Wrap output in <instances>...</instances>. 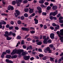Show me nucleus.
<instances>
[{"instance_id":"nucleus-1","label":"nucleus","mask_w":63,"mask_h":63,"mask_svg":"<svg viewBox=\"0 0 63 63\" xmlns=\"http://www.w3.org/2000/svg\"><path fill=\"white\" fill-rule=\"evenodd\" d=\"M60 34H59V36L60 37V39L61 40V42H63V36H63V29L61 30Z\"/></svg>"},{"instance_id":"nucleus-2","label":"nucleus","mask_w":63,"mask_h":63,"mask_svg":"<svg viewBox=\"0 0 63 63\" xmlns=\"http://www.w3.org/2000/svg\"><path fill=\"white\" fill-rule=\"evenodd\" d=\"M22 2V0H16V3L17 4L18 6H19L20 4V2Z\"/></svg>"},{"instance_id":"nucleus-3","label":"nucleus","mask_w":63,"mask_h":63,"mask_svg":"<svg viewBox=\"0 0 63 63\" xmlns=\"http://www.w3.org/2000/svg\"><path fill=\"white\" fill-rule=\"evenodd\" d=\"M43 39H44L43 41V43H44V44H47V38H46V36H43Z\"/></svg>"},{"instance_id":"nucleus-4","label":"nucleus","mask_w":63,"mask_h":63,"mask_svg":"<svg viewBox=\"0 0 63 63\" xmlns=\"http://www.w3.org/2000/svg\"><path fill=\"white\" fill-rule=\"evenodd\" d=\"M24 59L25 60H28L30 58V56H26L24 57Z\"/></svg>"},{"instance_id":"nucleus-5","label":"nucleus","mask_w":63,"mask_h":63,"mask_svg":"<svg viewBox=\"0 0 63 63\" xmlns=\"http://www.w3.org/2000/svg\"><path fill=\"white\" fill-rule=\"evenodd\" d=\"M22 29L23 30L25 31H29V29L28 28L22 27Z\"/></svg>"},{"instance_id":"nucleus-6","label":"nucleus","mask_w":63,"mask_h":63,"mask_svg":"<svg viewBox=\"0 0 63 63\" xmlns=\"http://www.w3.org/2000/svg\"><path fill=\"white\" fill-rule=\"evenodd\" d=\"M4 36H5V37H6V39L7 40L9 41V40H10L12 39V38L9 37L8 35H7L6 34H4Z\"/></svg>"},{"instance_id":"nucleus-7","label":"nucleus","mask_w":63,"mask_h":63,"mask_svg":"<svg viewBox=\"0 0 63 63\" xmlns=\"http://www.w3.org/2000/svg\"><path fill=\"white\" fill-rule=\"evenodd\" d=\"M16 51H17V50H16V49H15V50H14L13 51V52L11 53V55H14V54L16 53Z\"/></svg>"},{"instance_id":"nucleus-8","label":"nucleus","mask_w":63,"mask_h":63,"mask_svg":"<svg viewBox=\"0 0 63 63\" xmlns=\"http://www.w3.org/2000/svg\"><path fill=\"white\" fill-rule=\"evenodd\" d=\"M2 24H6V22L4 21H1L0 22V25H2Z\"/></svg>"},{"instance_id":"nucleus-9","label":"nucleus","mask_w":63,"mask_h":63,"mask_svg":"<svg viewBox=\"0 0 63 63\" xmlns=\"http://www.w3.org/2000/svg\"><path fill=\"white\" fill-rule=\"evenodd\" d=\"M57 6L56 5L52 7V9L53 10H56L57 9Z\"/></svg>"},{"instance_id":"nucleus-10","label":"nucleus","mask_w":63,"mask_h":63,"mask_svg":"<svg viewBox=\"0 0 63 63\" xmlns=\"http://www.w3.org/2000/svg\"><path fill=\"white\" fill-rule=\"evenodd\" d=\"M58 14V12L57 10L56 11H55L53 13V16H55L56 15Z\"/></svg>"},{"instance_id":"nucleus-11","label":"nucleus","mask_w":63,"mask_h":63,"mask_svg":"<svg viewBox=\"0 0 63 63\" xmlns=\"http://www.w3.org/2000/svg\"><path fill=\"white\" fill-rule=\"evenodd\" d=\"M54 34L53 33H51L50 34V37L51 39H54Z\"/></svg>"},{"instance_id":"nucleus-12","label":"nucleus","mask_w":63,"mask_h":63,"mask_svg":"<svg viewBox=\"0 0 63 63\" xmlns=\"http://www.w3.org/2000/svg\"><path fill=\"white\" fill-rule=\"evenodd\" d=\"M28 49H29V50H31V49H32V47L31 46V45L29 47L28 46L27 48V50H28Z\"/></svg>"},{"instance_id":"nucleus-13","label":"nucleus","mask_w":63,"mask_h":63,"mask_svg":"<svg viewBox=\"0 0 63 63\" xmlns=\"http://www.w3.org/2000/svg\"><path fill=\"white\" fill-rule=\"evenodd\" d=\"M27 54H28V52L26 53L25 52H24L22 53V55L23 56H24Z\"/></svg>"},{"instance_id":"nucleus-14","label":"nucleus","mask_w":63,"mask_h":63,"mask_svg":"<svg viewBox=\"0 0 63 63\" xmlns=\"http://www.w3.org/2000/svg\"><path fill=\"white\" fill-rule=\"evenodd\" d=\"M34 20L35 21V24H37L38 23V20L36 18H35L34 19Z\"/></svg>"},{"instance_id":"nucleus-15","label":"nucleus","mask_w":63,"mask_h":63,"mask_svg":"<svg viewBox=\"0 0 63 63\" xmlns=\"http://www.w3.org/2000/svg\"><path fill=\"white\" fill-rule=\"evenodd\" d=\"M22 51L21 50H18L17 51V53L18 54H21Z\"/></svg>"},{"instance_id":"nucleus-16","label":"nucleus","mask_w":63,"mask_h":63,"mask_svg":"<svg viewBox=\"0 0 63 63\" xmlns=\"http://www.w3.org/2000/svg\"><path fill=\"white\" fill-rule=\"evenodd\" d=\"M17 55H15L14 56H12V58H16L17 57Z\"/></svg>"},{"instance_id":"nucleus-17","label":"nucleus","mask_w":63,"mask_h":63,"mask_svg":"<svg viewBox=\"0 0 63 63\" xmlns=\"http://www.w3.org/2000/svg\"><path fill=\"white\" fill-rule=\"evenodd\" d=\"M11 57V55H7L6 56V57L7 58H10Z\"/></svg>"},{"instance_id":"nucleus-18","label":"nucleus","mask_w":63,"mask_h":63,"mask_svg":"<svg viewBox=\"0 0 63 63\" xmlns=\"http://www.w3.org/2000/svg\"><path fill=\"white\" fill-rule=\"evenodd\" d=\"M41 6L42 8H47V6H45L44 5L42 4L40 5Z\"/></svg>"},{"instance_id":"nucleus-19","label":"nucleus","mask_w":63,"mask_h":63,"mask_svg":"<svg viewBox=\"0 0 63 63\" xmlns=\"http://www.w3.org/2000/svg\"><path fill=\"white\" fill-rule=\"evenodd\" d=\"M5 34H4V35H7V36L10 35V34L9 33V32L7 31H6L5 32Z\"/></svg>"},{"instance_id":"nucleus-20","label":"nucleus","mask_w":63,"mask_h":63,"mask_svg":"<svg viewBox=\"0 0 63 63\" xmlns=\"http://www.w3.org/2000/svg\"><path fill=\"white\" fill-rule=\"evenodd\" d=\"M6 52H7L8 54H10V53H11V52L10 50H6Z\"/></svg>"},{"instance_id":"nucleus-21","label":"nucleus","mask_w":63,"mask_h":63,"mask_svg":"<svg viewBox=\"0 0 63 63\" xmlns=\"http://www.w3.org/2000/svg\"><path fill=\"white\" fill-rule=\"evenodd\" d=\"M29 10V9L28 8H25L24 9V11L25 12H28Z\"/></svg>"},{"instance_id":"nucleus-22","label":"nucleus","mask_w":63,"mask_h":63,"mask_svg":"<svg viewBox=\"0 0 63 63\" xmlns=\"http://www.w3.org/2000/svg\"><path fill=\"white\" fill-rule=\"evenodd\" d=\"M57 27H55V28L56 29H59V28L60 27L59 25H57Z\"/></svg>"},{"instance_id":"nucleus-23","label":"nucleus","mask_w":63,"mask_h":63,"mask_svg":"<svg viewBox=\"0 0 63 63\" xmlns=\"http://www.w3.org/2000/svg\"><path fill=\"white\" fill-rule=\"evenodd\" d=\"M47 13L46 12H43L42 13V15L43 16H46Z\"/></svg>"},{"instance_id":"nucleus-24","label":"nucleus","mask_w":63,"mask_h":63,"mask_svg":"<svg viewBox=\"0 0 63 63\" xmlns=\"http://www.w3.org/2000/svg\"><path fill=\"white\" fill-rule=\"evenodd\" d=\"M62 60H63V56H62L61 58H60V60H59V61H61Z\"/></svg>"},{"instance_id":"nucleus-25","label":"nucleus","mask_w":63,"mask_h":63,"mask_svg":"<svg viewBox=\"0 0 63 63\" xmlns=\"http://www.w3.org/2000/svg\"><path fill=\"white\" fill-rule=\"evenodd\" d=\"M30 13H33V9H31L29 11Z\"/></svg>"},{"instance_id":"nucleus-26","label":"nucleus","mask_w":63,"mask_h":63,"mask_svg":"<svg viewBox=\"0 0 63 63\" xmlns=\"http://www.w3.org/2000/svg\"><path fill=\"white\" fill-rule=\"evenodd\" d=\"M39 3L40 4H43L44 3V1L43 0H40L39 1Z\"/></svg>"},{"instance_id":"nucleus-27","label":"nucleus","mask_w":63,"mask_h":63,"mask_svg":"<svg viewBox=\"0 0 63 63\" xmlns=\"http://www.w3.org/2000/svg\"><path fill=\"white\" fill-rule=\"evenodd\" d=\"M17 39H21V37L20 36H18L16 37Z\"/></svg>"},{"instance_id":"nucleus-28","label":"nucleus","mask_w":63,"mask_h":63,"mask_svg":"<svg viewBox=\"0 0 63 63\" xmlns=\"http://www.w3.org/2000/svg\"><path fill=\"white\" fill-rule=\"evenodd\" d=\"M15 12H16V13L18 14H20V12H19V11H18V10H16Z\"/></svg>"},{"instance_id":"nucleus-29","label":"nucleus","mask_w":63,"mask_h":63,"mask_svg":"<svg viewBox=\"0 0 63 63\" xmlns=\"http://www.w3.org/2000/svg\"><path fill=\"white\" fill-rule=\"evenodd\" d=\"M11 5H10L8 7V8H7V10H11Z\"/></svg>"},{"instance_id":"nucleus-30","label":"nucleus","mask_w":63,"mask_h":63,"mask_svg":"<svg viewBox=\"0 0 63 63\" xmlns=\"http://www.w3.org/2000/svg\"><path fill=\"white\" fill-rule=\"evenodd\" d=\"M37 9L38 10H42V9L40 7H37Z\"/></svg>"},{"instance_id":"nucleus-31","label":"nucleus","mask_w":63,"mask_h":63,"mask_svg":"<svg viewBox=\"0 0 63 63\" xmlns=\"http://www.w3.org/2000/svg\"><path fill=\"white\" fill-rule=\"evenodd\" d=\"M33 38L35 39H36L37 40H38V39H39V37L37 36H33Z\"/></svg>"},{"instance_id":"nucleus-32","label":"nucleus","mask_w":63,"mask_h":63,"mask_svg":"<svg viewBox=\"0 0 63 63\" xmlns=\"http://www.w3.org/2000/svg\"><path fill=\"white\" fill-rule=\"evenodd\" d=\"M24 16L25 17H28V14L27 13H25L24 14Z\"/></svg>"},{"instance_id":"nucleus-33","label":"nucleus","mask_w":63,"mask_h":63,"mask_svg":"<svg viewBox=\"0 0 63 63\" xmlns=\"http://www.w3.org/2000/svg\"><path fill=\"white\" fill-rule=\"evenodd\" d=\"M51 8V7L50 6H48L47 7V10H50Z\"/></svg>"},{"instance_id":"nucleus-34","label":"nucleus","mask_w":63,"mask_h":63,"mask_svg":"<svg viewBox=\"0 0 63 63\" xmlns=\"http://www.w3.org/2000/svg\"><path fill=\"white\" fill-rule=\"evenodd\" d=\"M17 23L19 24H21V22L20 20L18 21H17Z\"/></svg>"},{"instance_id":"nucleus-35","label":"nucleus","mask_w":63,"mask_h":63,"mask_svg":"<svg viewBox=\"0 0 63 63\" xmlns=\"http://www.w3.org/2000/svg\"><path fill=\"white\" fill-rule=\"evenodd\" d=\"M1 15V16H8V14L5 13H2Z\"/></svg>"},{"instance_id":"nucleus-36","label":"nucleus","mask_w":63,"mask_h":63,"mask_svg":"<svg viewBox=\"0 0 63 63\" xmlns=\"http://www.w3.org/2000/svg\"><path fill=\"white\" fill-rule=\"evenodd\" d=\"M18 15H19V14H18V13H16L14 14V15H15V16L16 17H17L18 16Z\"/></svg>"},{"instance_id":"nucleus-37","label":"nucleus","mask_w":63,"mask_h":63,"mask_svg":"<svg viewBox=\"0 0 63 63\" xmlns=\"http://www.w3.org/2000/svg\"><path fill=\"white\" fill-rule=\"evenodd\" d=\"M59 20H60L61 19H63V17L61 16L59 17Z\"/></svg>"},{"instance_id":"nucleus-38","label":"nucleus","mask_w":63,"mask_h":63,"mask_svg":"<svg viewBox=\"0 0 63 63\" xmlns=\"http://www.w3.org/2000/svg\"><path fill=\"white\" fill-rule=\"evenodd\" d=\"M61 16V14H58L57 16V17H59L60 16Z\"/></svg>"},{"instance_id":"nucleus-39","label":"nucleus","mask_w":63,"mask_h":63,"mask_svg":"<svg viewBox=\"0 0 63 63\" xmlns=\"http://www.w3.org/2000/svg\"><path fill=\"white\" fill-rule=\"evenodd\" d=\"M37 44L38 45H41L42 44V42H39L37 43Z\"/></svg>"},{"instance_id":"nucleus-40","label":"nucleus","mask_w":63,"mask_h":63,"mask_svg":"<svg viewBox=\"0 0 63 63\" xmlns=\"http://www.w3.org/2000/svg\"><path fill=\"white\" fill-rule=\"evenodd\" d=\"M47 57L46 56H44L43 58V59L44 60H46V59Z\"/></svg>"},{"instance_id":"nucleus-41","label":"nucleus","mask_w":63,"mask_h":63,"mask_svg":"<svg viewBox=\"0 0 63 63\" xmlns=\"http://www.w3.org/2000/svg\"><path fill=\"white\" fill-rule=\"evenodd\" d=\"M23 2L24 3V4H26V3L28 2V1L27 0H26L24 1Z\"/></svg>"},{"instance_id":"nucleus-42","label":"nucleus","mask_w":63,"mask_h":63,"mask_svg":"<svg viewBox=\"0 0 63 63\" xmlns=\"http://www.w3.org/2000/svg\"><path fill=\"white\" fill-rule=\"evenodd\" d=\"M39 56L40 57H43L44 56V55L43 54H40L39 55Z\"/></svg>"},{"instance_id":"nucleus-43","label":"nucleus","mask_w":63,"mask_h":63,"mask_svg":"<svg viewBox=\"0 0 63 63\" xmlns=\"http://www.w3.org/2000/svg\"><path fill=\"white\" fill-rule=\"evenodd\" d=\"M44 29H46L47 28V26L46 25H45L44 26Z\"/></svg>"},{"instance_id":"nucleus-44","label":"nucleus","mask_w":63,"mask_h":63,"mask_svg":"<svg viewBox=\"0 0 63 63\" xmlns=\"http://www.w3.org/2000/svg\"><path fill=\"white\" fill-rule=\"evenodd\" d=\"M20 42L19 41L18 42V43L17 44L16 46V47H18V45H20Z\"/></svg>"},{"instance_id":"nucleus-45","label":"nucleus","mask_w":63,"mask_h":63,"mask_svg":"<svg viewBox=\"0 0 63 63\" xmlns=\"http://www.w3.org/2000/svg\"><path fill=\"white\" fill-rule=\"evenodd\" d=\"M27 41H31V40H31V38H27Z\"/></svg>"},{"instance_id":"nucleus-46","label":"nucleus","mask_w":63,"mask_h":63,"mask_svg":"<svg viewBox=\"0 0 63 63\" xmlns=\"http://www.w3.org/2000/svg\"><path fill=\"white\" fill-rule=\"evenodd\" d=\"M50 28L51 29V30H53L54 29V27L52 26H50Z\"/></svg>"},{"instance_id":"nucleus-47","label":"nucleus","mask_w":63,"mask_h":63,"mask_svg":"<svg viewBox=\"0 0 63 63\" xmlns=\"http://www.w3.org/2000/svg\"><path fill=\"white\" fill-rule=\"evenodd\" d=\"M52 25L53 26H57V25L54 23H53Z\"/></svg>"},{"instance_id":"nucleus-48","label":"nucleus","mask_w":63,"mask_h":63,"mask_svg":"<svg viewBox=\"0 0 63 63\" xmlns=\"http://www.w3.org/2000/svg\"><path fill=\"white\" fill-rule=\"evenodd\" d=\"M12 5H15L16 3V1H13L12 2Z\"/></svg>"},{"instance_id":"nucleus-49","label":"nucleus","mask_w":63,"mask_h":63,"mask_svg":"<svg viewBox=\"0 0 63 63\" xmlns=\"http://www.w3.org/2000/svg\"><path fill=\"white\" fill-rule=\"evenodd\" d=\"M46 49L47 51H48L49 50H50V48H49V47H47Z\"/></svg>"},{"instance_id":"nucleus-50","label":"nucleus","mask_w":63,"mask_h":63,"mask_svg":"<svg viewBox=\"0 0 63 63\" xmlns=\"http://www.w3.org/2000/svg\"><path fill=\"white\" fill-rule=\"evenodd\" d=\"M21 19L22 20H23L24 19V16H22L21 17Z\"/></svg>"},{"instance_id":"nucleus-51","label":"nucleus","mask_w":63,"mask_h":63,"mask_svg":"<svg viewBox=\"0 0 63 63\" xmlns=\"http://www.w3.org/2000/svg\"><path fill=\"white\" fill-rule=\"evenodd\" d=\"M4 57V54H2L1 56V58H3Z\"/></svg>"},{"instance_id":"nucleus-52","label":"nucleus","mask_w":63,"mask_h":63,"mask_svg":"<svg viewBox=\"0 0 63 63\" xmlns=\"http://www.w3.org/2000/svg\"><path fill=\"white\" fill-rule=\"evenodd\" d=\"M38 50L40 52H42V49L41 48L38 49Z\"/></svg>"},{"instance_id":"nucleus-53","label":"nucleus","mask_w":63,"mask_h":63,"mask_svg":"<svg viewBox=\"0 0 63 63\" xmlns=\"http://www.w3.org/2000/svg\"><path fill=\"white\" fill-rule=\"evenodd\" d=\"M49 18L50 19H51V20H52V19H53V16H50L49 17Z\"/></svg>"},{"instance_id":"nucleus-54","label":"nucleus","mask_w":63,"mask_h":63,"mask_svg":"<svg viewBox=\"0 0 63 63\" xmlns=\"http://www.w3.org/2000/svg\"><path fill=\"white\" fill-rule=\"evenodd\" d=\"M49 47H50L52 48L53 47V45L52 44H51L49 45Z\"/></svg>"},{"instance_id":"nucleus-55","label":"nucleus","mask_w":63,"mask_h":63,"mask_svg":"<svg viewBox=\"0 0 63 63\" xmlns=\"http://www.w3.org/2000/svg\"><path fill=\"white\" fill-rule=\"evenodd\" d=\"M34 57H32V58H30V60H34Z\"/></svg>"},{"instance_id":"nucleus-56","label":"nucleus","mask_w":63,"mask_h":63,"mask_svg":"<svg viewBox=\"0 0 63 63\" xmlns=\"http://www.w3.org/2000/svg\"><path fill=\"white\" fill-rule=\"evenodd\" d=\"M59 22L60 23H63V20H59Z\"/></svg>"},{"instance_id":"nucleus-57","label":"nucleus","mask_w":63,"mask_h":63,"mask_svg":"<svg viewBox=\"0 0 63 63\" xmlns=\"http://www.w3.org/2000/svg\"><path fill=\"white\" fill-rule=\"evenodd\" d=\"M23 47L24 48H26V46L25 45H23Z\"/></svg>"},{"instance_id":"nucleus-58","label":"nucleus","mask_w":63,"mask_h":63,"mask_svg":"<svg viewBox=\"0 0 63 63\" xmlns=\"http://www.w3.org/2000/svg\"><path fill=\"white\" fill-rule=\"evenodd\" d=\"M24 44V41L23 40H22L21 42V44L23 45Z\"/></svg>"},{"instance_id":"nucleus-59","label":"nucleus","mask_w":63,"mask_h":63,"mask_svg":"<svg viewBox=\"0 0 63 63\" xmlns=\"http://www.w3.org/2000/svg\"><path fill=\"white\" fill-rule=\"evenodd\" d=\"M19 29V28L18 27H15V29H16V30H18Z\"/></svg>"},{"instance_id":"nucleus-60","label":"nucleus","mask_w":63,"mask_h":63,"mask_svg":"<svg viewBox=\"0 0 63 63\" xmlns=\"http://www.w3.org/2000/svg\"><path fill=\"white\" fill-rule=\"evenodd\" d=\"M44 4H45L46 6H47V5H48V3L47 2H45Z\"/></svg>"},{"instance_id":"nucleus-61","label":"nucleus","mask_w":63,"mask_h":63,"mask_svg":"<svg viewBox=\"0 0 63 63\" xmlns=\"http://www.w3.org/2000/svg\"><path fill=\"white\" fill-rule=\"evenodd\" d=\"M50 60L51 61H53V59L52 57H51L50 58Z\"/></svg>"},{"instance_id":"nucleus-62","label":"nucleus","mask_w":63,"mask_h":63,"mask_svg":"<svg viewBox=\"0 0 63 63\" xmlns=\"http://www.w3.org/2000/svg\"><path fill=\"white\" fill-rule=\"evenodd\" d=\"M13 28V27L12 26V27H9V29L10 30H11V29H12Z\"/></svg>"},{"instance_id":"nucleus-63","label":"nucleus","mask_w":63,"mask_h":63,"mask_svg":"<svg viewBox=\"0 0 63 63\" xmlns=\"http://www.w3.org/2000/svg\"><path fill=\"white\" fill-rule=\"evenodd\" d=\"M10 23L11 24H12V25L14 24V21H11L10 22Z\"/></svg>"},{"instance_id":"nucleus-64","label":"nucleus","mask_w":63,"mask_h":63,"mask_svg":"<svg viewBox=\"0 0 63 63\" xmlns=\"http://www.w3.org/2000/svg\"><path fill=\"white\" fill-rule=\"evenodd\" d=\"M31 33H35V31H32L31 32Z\"/></svg>"}]
</instances>
